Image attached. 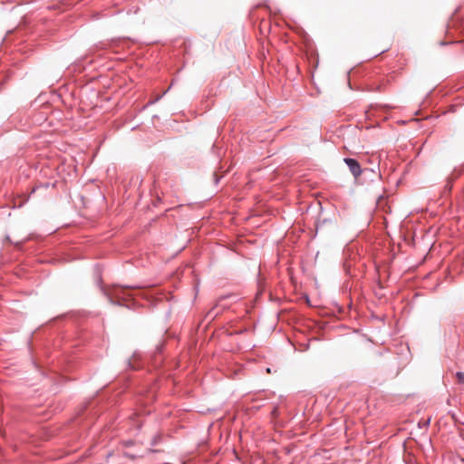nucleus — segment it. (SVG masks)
Wrapping results in <instances>:
<instances>
[{
    "mask_svg": "<svg viewBox=\"0 0 464 464\" xmlns=\"http://www.w3.org/2000/svg\"><path fill=\"white\" fill-rule=\"evenodd\" d=\"M456 377H457V379H458V381H459V382L464 383V373H463V372H458L456 373Z\"/></svg>",
    "mask_w": 464,
    "mask_h": 464,
    "instance_id": "nucleus-3",
    "label": "nucleus"
},
{
    "mask_svg": "<svg viewBox=\"0 0 464 464\" xmlns=\"http://www.w3.org/2000/svg\"><path fill=\"white\" fill-rule=\"evenodd\" d=\"M112 295L117 299V303L121 304V300H125L128 297H133L130 293V288L128 286H119L113 290Z\"/></svg>",
    "mask_w": 464,
    "mask_h": 464,
    "instance_id": "nucleus-1",
    "label": "nucleus"
},
{
    "mask_svg": "<svg viewBox=\"0 0 464 464\" xmlns=\"http://www.w3.org/2000/svg\"><path fill=\"white\" fill-rule=\"evenodd\" d=\"M344 162L348 165L351 172L353 173V175L355 178L360 176L361 167L357 160L351 159V158H346V159H344Z\"/></svg>",
    "mask_w": 464,
    "mask_h": 464,
    "instance_id": "nucleus-2",
    "label": "nucleus"
}]
</instances>
